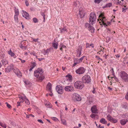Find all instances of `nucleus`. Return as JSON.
<instances>
[{
  "label": "nucleus",
  "mask_w": 128,
  "mask_h": 128,
  "mask_svg": "<svg viewBox=\"0 0 128 128\" xmlns=\"http://www.w3.org/2000/svg\"><path fill=\"white\" fill-rule=\"evenodd\" d=\"M43 73L42 70L41 68H39L34 71V75L35 76L38 78L40 81H42L44 78Z\"/></svg>",
  "instance_id": "nucleus-1"
},
{
  "label": "nucleus",
  "mask_w": 128,
  "mask_h": 128,
  "mask_svg": "<svg viewBox=\"0 0 128 128\" xmlns=\"http://www.w3.org/2000/svg\"><path fill=\"white\" fill-rule=\"evenodd\" d=\"M96 19V16L95 13L94 12H91L89 18L90 24L92 25H93L95 23Z\"/></svg>",
  "instance_id": "nucleus-2"
},
{
  "label": "nucleus",
  "mask_w": 128,
  "mask_h": 128,
  "mask_svg": "<svg viewBox=\"0 0 128 128\" xmlns=\"http://www.w3.org/2000/svg\"><path fill=\"white\" fill-rule=\"evenodd\" d=\"M75 88L78 89H82L84 86L83 83L82 81H77L74 84Z\"/></svg>",
  "instance_id": "nucleus-3"
},
{
  "label": "nucleus",
  "mask_w": 128,
  "mask_h": 128,
  "mask_svg": "<svg viewBox=\"0 0 128 128\" xmlns=\"http://www.w3.org/2000/svg\"><path fill=\"white\" fill-rule=\"evenodd\" d=\"M99 18L100 19V22H99V23H100L101 22L102 24L105 27L107 26V24H106L107 22V20H106L105 17L104 16L103 14H101L99 16Z\"/></svg>",
  "instance_id": "nucleus-4"
},
{
  "label": "nucleus",
  "mask_w": 128,
  "mask_h": 128,
  "mask_svg": "<svg viewBox=\"0 0 128 128\" xmlns=\"http://www.w3.org/2000/svg\"><path fill=\"white\" fill-rule=\"evenodd\" d=\"M82 80L83 83H89L90 82L91 80L90 76L88 75H84L82 77Z\"/></svg>",
  "instance_id": "nucleus-5"
},
{
  "label": "nucleus",
  "mask_w": 128,
  "mask_h": 128,
  "mask_svg": "<svg viewBox=\"0 0 128 128\" xmlns=\"http://www.w3.org/2000/svg\"><path fill=\"white\" fill-rule=\"evenodd\" d=\"M72 100L74 102L80 101L81 100L80 96L76 93H74L72 95Z\"/></svg>",
  "instance_id": "nucleus-6"
},
{
  "label": "nucleus",
  "mask_w": 128,
  "mask_h": 128,
  "mask_svg": "<svg viewBox=\"0 0 128 128\" xmlns=\"http://www.w3.org/2000/svg\"><path fill=\"white\" fill-rule=\"evenodd\" d=\"M85 71V69L84 67H80L76 70L75 72L77 74H81L84 73Z\"/></svg>",
  "instance_id": "nucleus-7"
},
{
  "label": "nucleus",
  "mask_w": 128,
  "mask_h": 128,
  "mask_svg": "<svg viewBox=\"0 0 128 128\" xmlns=\"http://www.w3.org/2000/svg\"><path fill=\"white\" fill-rule=\"evenodd\" d=\"M56 90L57 92L60 94H62L64 92L63 88L60 86H56Z\"/></svg>",
  "instance_id": "nucleus-8"
},
{
  "label": "nucleus",
  "mask_w": 128,
  "mask_h": 128,
  "mask_svg": "<svg viewBox=\"0 0 128 128\" xmlns=\"http://www.w3.org/2000/svg\"><path fill=\"white\" fill-rule=\"evenodd\" d=\"M121 74L122 78L125 81H127L128 80V75L127 74L124 72H122Z\"/></svg>",
  "instance_id": "nucleus-9"
},
{
  "label": "nucleus",
  "mask_w": 128,
  "mask_h": 128,
  "mask_svg": "<svg viewBox=\"0 0 128 128\" xmlns=\"http://www.w3.org/2000/svg\"><path fill=\"white\" fill-rule=\"evenodd\" d=\"M64 90L67 92H72L74 90V88L72 85L67 86L65 87Z\"/></svg>",
  "instance_id": "nucleus-10"
},
{
  "label": "nucleus",
  "mask_w": 128,
  "mask_h": 128,
  "mask_svg": "<svg viewBox=\"0 0 128 128\" xmlns=\"http://www.w3.org/2000/svg\"><path fill=\"white\" fill-rule=\"evenodd\" d=\"M79 16L81 18L84 17L85 15V12L84 10L82 8L79 9Z\"/></svg>",
  "instance_id": "nucleus-11"
},
{
  "label": "nucleus",
  "mask_w": 128,
  "mask_h": 128,
  "mask_svg": "<svg viewBox=\"0 0 128 128\" xmlns=\"http://www.w3.org/2000/svg\"><path fill=\"white\" fill-rule=\"evenodd\" d=\"M91 110L92 113L94 114L98 113V110L97 109L96 107L95 106H94L91 108Z\"/></svg>",
  "instance_id": "nucleus-12"
},
{
  "label": "nucleus",
  "mask_w": 128,
  "mask_h": 128,
  "mask_svg": "<svg viewBox=\"0 0 128 128\" xmlns=\"http://www.w3.org/2000/svg\"><path fill=\"white\" fill-rule=\"evenodd\" d=\"M8 54L11 57H13L14 58H16V56L15 55V54L14 52H12L10 49L8 51Z\"/></svg>",
  "instance_id": "nucleus-13"
},
{
  "label": "nucleus",
  "mask_w": 128,
  "mask_h": 128,
  "mask_svg": "<svg viewBox=\"0 0 128 128\" xmlns=\"http://www.w3.org/2000/svg\"><path fill=\"white\" fill-rule=\"evenodd\" d=\"M74 64L73 65V66H74L77 64H79L80 62L78 58H75L74 60Z\"/></svg>",
  "instance_id": "nucleus-14"
},
{
  "label": "nucleus",
  "mask_w": 128,
  "mask_h": 128,
  "mask_svg": "<svg viewBox=\"0 0 128 128\" xmlns=\"http://www.w3.org/2000/svg\"><path fill=\"white\" fill-rule=\"evenodd\" d=\"M36 66V64L35 62H32L31 64V67L29 70L30 71H32V69Z\"/></svg>",
  "instance_id": "nucleus-15"
},
{
  "label": "nucleus",
  "mask_w": 128,
  "mask_h": 128,
  "mask_svg": "<svg viewBox=\"0 0 128 128\" xmlns=\"http://www.w3.org/2000/svg\"><path fill=\"white\" fill-rule=\"evenodd\" d=\"M58 43L56 42H53L52 43V46L56 50L58 47Z\"/></svg>",
  "instance_id": "nucleus-16"
},
{
  "label": "nucleus",
  "mask_w": 128,
  "mask_h": 128,
  "mask_svg": "<svg viewBox=\"0 0 128 128\" xmlns=\"http://www.w3.org/2000/svg\"><path fill=\"white\" fill-rule=\"evenodd\" d=\"M29 14L28 13L24 11L22 16L25 17L26 18L28 19L29 18Z\"/></svg>",
  "instance_id": "nucleus-17"
},
{
  "label": "nucleus",
  "mask_w": 128,
  "mask_h": 128,
  "mask_svg": "<svg viewBox=\"0 0 128 128\" xmlns=\"http://www.w3.org/2000/svg\"><path fill=\"white\" fill-rule=\"evenodd\" d=\"M94 44H90L88 43H87L86 45V48H94Z\"/></svg>",
  "instance_id": "nucleus-18"
},
{
  "label": "nucleus",
  "mask_w": 128,
  "mask_h": 128,
  "mask_svg": "<svg viewBox=\"0 0 128 128\" xmlns=\"http://www.w3.org/2000/svg\"><path fill=\"white\" fill-rule=\"evenodd\" d=\"M24 95L23 96L22 95H20L19 96V98H20V102H22L24 101L25 99L24 98Z\"/></svg>",
  "instance_id": "nucleus-19"
},
{
  "label": "nucleus",
  "mask_w": 128,
  "mask_h": 128,
  "mask_svg": "<svg viewBox=\"0 0 128 128\" xmlns=\"http://www.w3.org/2000/svg\"><path fill=\"white\" fill-rule=\"evenodd\" d=\"M51 84L50 83H48L47 86L46 88L49 91L51 92Z\"/></svg>",
  "instance_id": "nucleus-20"
},
{
  "label": "nucleus",
  "mask_w": 128,
  "mask_h": 128,
  "mask_svg": "<svg viewBox=\"0 0 128 128\" xmlns=\"http://www.w3.org/2000/svg\"><path fill=\"white\" fill-rule=\"evenodd\" d=\"M60 31L62 33L67 32H68V30L66 27H64L62 29L60 28Z\"/></svg>",
  "instance_id": "nucleus-21"
},
{
  "label": "nucleus",
  "mask_w": 128,
  "mask_h": 128,
  "mask_svg": "<svg viewBox=\"0 0 128 128\" xmlns=\"http://www.w3.org/2000/svg\"><path fill=\"white\" fill-rule=\"evenodd\" d=\"M127 121L126 120L123 119L120 120V123L122 125H124L126 124Z\"/></svg>",
  "instance_id": "nucleus-22"
},
{
  "label": "nucleus",
  "mask_w": 128,
  "mask_h": 128,
  "mask_svg": "<svg viewBox=\"0 0 128 128\" xmlns=\"http://www.w3.org/2000/svg\"><path fill=\"white\" fill-rule=\"evenodd\" d=\"M24 98L25 99L24 101L26 104L27 105H29L30 104L29 101L28 99L26 98V96H24Z\"/></svg>",
  "instance_id": "nucleus-23"
},
{
  "label": "nucleus",
  "mask_w": 128,
  "mask_h": 128,
  "mask_svg": "<svg viewBox=\"0 0 128 128\" xmlns=\"http://www.w3.org/2000/svg\"><path fill=\"white\" fill-rule=\"evenodd\" d=\"M100 122L103 124H106L107 123V121L104 118H102L100 120Z\"/></svg>",
  "instance_id": "nucleus-24"
},
{
  "label": "nucleus",
  "mask_w": 128,
  "mask_h": 128,
  "mask_svg": "<svg viewBox=\"0 0 128 128\" xmlns=\"http://www.w3.org/2000/svg\"><path fill=\"white\" fill-rule=\"evenodd\" d=\"M60 50L62 51H63V49L66 48V46L62 44H60Z\"/></svg>",
  "instance_id": "nucleus-25"
},
{
  "label": "nucleus",
  "mask_w": 128,
  "mask_h": 128,
  "mask_svg": "<svg viewBox=\"0 0 128 128\" xmlns=\"http://www.w3.org/2000/svg\"><path fill=\"white\" fill-rule=\"evenodd\" d=\"M66 77V78H68V80L70 82L72 80V76L71 75H68Z\"/></svg>",
  "instance_id": "nucleus-26"
},
{
  "label": "nucleus",
  "mask_w": 128,
  "mask_h": 128,
  "mask_svg": "<svg viewBox=\"0 0 128 128\" xmlns=\"http://www.w3.org/2000/svg\"><path fill=\"white\" fill-rule=\"evenodd\" d=\"M2 63L3 64L6 65L8 63V61L5 59H4L2 60Z\"/></svg>",
  "instance_id": "nucleus-27"
},
{
  "label": "nucleus",
  "mask_w": 128,
  "mask_h": 128,
  "mask_svg": "<svg viewBox=\"0 0 128 128\" xmlns=\"http://www.w3.org/2000/svg\"><path fill=\"white\" fill-rule=\"evenodd\" d=\"M14 12L15 14L14 16H18L19 15V12L18 9L15 8Z\"/></svg>",
  "instance_id": "nucleus-28"
},
{
  "label": "nucleus",
  "mask_w": 128,
  "mask_h": 128,
  "mask_svg": "<svg viewBox=\"0 0 128 128\" xmlns=\"http://www.w3.org/2000/svg\"><path fill=\"white\" fill-rule=\"evenodd\" d=\"M89 30L90 31V32L92 33H94V32L95 30L94 28L92 26L90 27V28H89Z\"/></svg>",
  "instance_id": "nucleus-29"
},
{
  "label": "nucleus",
  "mask_w": 128,
  "mask_h": 128,
  "mask_svg": "<svg viewBox=\"0 0 128 128\" xmlns=\"http://www.w3.org/2000/svg\"><path fill=\"white\" fill-rule=\"evenodd\" d=\"M61 123L62 124H63L64 125H66V120L64 119H61Z\"/></svg>",
  "instance_id": "nucleus-30"
},
{
  "label": "nucleus",
  "mask_w": 128,
  "mask_h": 128,
  "mask_svg": "<svg viewBox=\"0 0 128 128\" xmlns=\"http://www.w3.org/2000/svg\"><path fill=\"white\" fill-rule=\"evenodd\" d=\"M112 118L110 115H108L107 116V120L111 121L112 119Z\"/></svg>",
  "instance_id": "nucleus-31"
},
{
  "label": "nucleus",
  "mask_w": 128,
  "mask_h": 128,
  "mask_svg": "<svg viewBox=\"0 0 128 128\" xmlns=\"http://www.w3.org/2000/svg\"><path fill=\"white\" fill-rule=\"evenodd\" d=\"M18 72L16 73V74H17V76L19 77L21 76H22V74L21 72L19 70H18Z\"/></svg>",
  "instance_id": "nucleus-32"
},
{
  "label": "nucleus",
  "mask_w": 128,
  "mask_h": 128,
  "mask_svg": "<svg viewBox=\"0 0 128 128\" xmlns=\"http://www.w3.org/2000/svg\"><path fill=\"white\" fill-rule=\"evenodd\" d=\"M79 5V2L78 1L74 2V5L76 7H78Z\"/></svg>",
  "instance_id": "nucleus-33"
},
{
  "label": "nucleus",
  "mask_w": 128,
  "mask_h": 128,
  "mask_svg": "<svg viewBox=\"0 0 128 128\" xmlns=\"http://www.w3.org/2000/svg\"><path fill=\"white\" fill-rule=\"evenodd\" d=\"M51 49V48H49V49H47L46 50L44 51V54L46 55L47 54H48L50 51V50Z\"/></svg>",
  "instance_id": "nucleus-34"
},
{
  "label": "nucleus",
  "mask_w": 128,
  "mask_h": 128,
  "mask_svg": "<svg viewBox=\"0 0 128 128\" xmlns=\"http://www.w3.org/2000/svg\"><path fill=\"white\" fill-rule=\"evenodd\" d=\"M110 122L113 123H116L118 122V120L117 119L112 118V119Z\"/></svg>",
  "instance_id": "nucleus-35"
},
{
  "label": "nucleus",
  "mask_w": 128,
  "mask_h": 128,
  "mask_svg": "<svg viewBox=\"0 0 128 128\" xmlns=\"http://www.w3.org/2000/svg\"><path fill=\"white\" fill-rule=\"evenodd\" d=\"M96 116L97 117V119L98 118V116L97 114H91L90 115V117L92 118H95Z\"/></svg>",
  "instance_id": "nucleus-36"
},
{
  "label": "nucleus",
  "mask_w": 128,
  "mask_h": 128,
  "mask_svg": "<svg viewBox=\"0 0 128 128\" xmlns=\"http://www.w3.org/2000/svg\"><path fill=\"white\" fill-rule=\"evenodd\" d=\"M24 82L27 85L29 84H30V82L29 81L27 80H24Z\"/></svg>",
  "instance_id": "nucleus-37"
},
{
  "label": "nucleus",
  "mask_w": 128,
  "mask_h": 128,
  "mask_svg": "<svg viewBox=\"0 0 128 128\" xmlns=\"http://www.w3.org/2000/svg\"><path fill=\"white\" fill-rule=\"evenodd\" d=\"M14 18L15 21L17 22H18V16H14Z\"/></svg>",
  "instance_id": "nucleus-38"
},
{
  "label": "nucleus",
  "mask_w": 128,
  "mask_h": 128,
  "mask_svg": "<svg viewBox=\"0 0 128 128\" xmlns=\"http://www.w3.org/2000/svg\"><path fill=\"white\" fill-rule=\"evenodd\" d=\"M24 46L23 45L21 44H20V48H21L22 49H26V47Z\"/></svg>",
  "instance_id": "nucleus-39"
},
{
  "label": "nucleus",
  "mask_w": 128,
  "mask_h": 128,
  "mask_svg": "<svg viewBox=\"0 0 128 128\" xmlns=\"http://www.w3.org/2000/svg\"><path fill=\"white\" fill-rule=\"evenodd\" d=\"M102 0H95L94 2L98 4H99L102 1Z\"/></svg>",
  "instance_id": "nucleus-40"
},
{
  "label": "nucleus",
  "mask_w": 128,
  "mask_h": 128,
  "mask_svg": "<svg viewBox=\"0 0 128 128\" xmlns=\"http://www.w3.org/2000/svg\"><path fill=\"white\" fill-rule=\"evenodd\" d=\"M85 58H86V56H83L81 58H80V59H79V60L80 62H82V60H83Z\"/></svg>",
  "instance_id": "nucleus-41"
},
{
  "label": "nucleus",
  "mask_w": 128,
  "mask_h": 128,
  "mask_svg": "<svg viewBox=\"0 0 128 128\" xmlns=\"http://www.w3.org/2000/svg\"><path fill=\"white\" fill-rule=\"evenodd\" d=\"M33 22H38V20L36 18H34L33 19Z\"/></svg>",
  "instance_id": "nucleus-42"
},
{
  "label": "nucleus",
  "mask_w": 128,
  "mask_h": 128,
  "mask_svg": "<svg viewBox=\"0 0 128 128\" xmlns=\"http://www.w3.org/2000/svg\"><path fill=\"white\" fill-rule=\"evenodd\" d=\"M13 66L12 65H11L8 67V69H9L8 70V71H10L11 70Z\"/></svg>",
  "instance_id": "nucleus-43"
},
{
  "label": "nucleus",
  "mask_w": 128,
  "mask_h": 128,
  "mask_svg": "<svg viewBox=\"0 0 128 128\" xmlns=\"http://www.w3.org/2000/svg\"><path fill=\"white\" fill-rule=\"evenodd\" d=\"M20 44H21L25 46L26 44V41L24 40L22 41L21 42Z\"/></svg>",
  "instance_id": "nucleus-44"
},
{
  "label": "nucleus",
  "mask_w": 128,
  "mask_h": 128,
  "mask_svg": "<svg viewBox=\"0 0 128 128\" xmlns=\"http://www.w3.org/2000/svg\"><path fill=\"white\" fill-rule=\"evenodd\" d=\"M112 4L111 3H109L107 4L106 5V7H110L112 6Z\"/></svg>",
  "instance_id": "nucleus-45"
},
{
  "label": "nucleus",
  "mask_w": 128,
  "mask_h": 128,
  "mask_svg": "<svg viewBox=\"0 0 128 128\" xmlns=\"http://www.w3.org/2000/svg\"><path fill=\"white\" fill-rule=\"evenodd\" d=\"M126 6H124V8H122V12H126Z\"/></svg>",
  "instance_id": "nucleus-46"
},
{
  "label": "nucleus",
  "mask_w": 128,
  "mask_h": 128,
  "mask_svg": "<svg viewBox=\"0 0 128 128\" xmlns=\"http://www.w3.org/2000/svg\"><path fill=\"white\" fill-rule=\"evenodd\" d=\"M86 27H88L89 28H90V27L91 26L88 23H86Z\"/></svg>",
  "instance_id": "nucleus-47"
},
{
  "label": "nucleus",
  "mask_w": 128,
  "mask_h": 128,
  "mask_svg": "<svg viewBox=\"0 0 128 128\" xmlns=\"http://www.w3.org/2000/svg\"><path fill=\"white\" fill-rule=\"evenodd\" d=\"M125 98L126 100H128V91L126 95Z\"/></svg>",
  "instance_id": "nucleus-48"
},
{
  "label": "nucleus",
  "mask_w": 128,
  "mask_h": 128,
  "mask_svg": "<svg viewBox=\"0 0 128 128\" xmlns=\"http://www.w3.org/2000/svg\"><path fill=\"white\" fill-rule=\"evenodd\" d=\"M30 54H32L34 56H36V53L34 52H32L30 53Z\"/></svg>",
  "instance_id": "nucleus-49"
},
{
  "label": "nucleus",
  "mask_w": 128,
  "mask_h": 128,
  "mask_svg": "<svg viewBox=\"0 0 128 128\" xmlns=\"http://www.w3.org/2000/svg\"><path fill=\"white\" fill-rule=\"evenodd\" d=\"M38 122L40 123H41L42 124H43L44 122L42 121V120H37Z\"/></svg>",
  "instance_id": "nucleus-50"
},
{
  "label": "nucleus",
  "mask_w": 128,
  "mask_h": 128,
  "mask_svg": "<svg viewBox=\"0 0 128 128\" xmlns=\"http://www.w3.org/2000/svg\"><path fill=\"white\" fill-rule=\"evenodd\" d=\"M6 106L9 108H10V107L11 106L9 104H8L7 102H6Z\"/></svg>",
  "instance_id": "nucleus-51"
},
{
  "label": "nucleus",
  "mask_w": 128,
  "mask_h": 128,
  "mask_svg": "<svg viewBox=\"0 0 128 128\" xmlns=\"http://www.w3.org/2000/svg\"><path fill=\"white\" fill-rule=\"evenodd\" d=\"M39 40V39L38 38H37L36 39H35V40H34V42H39L38 41V40Z\"/></svg>",
  "instance_id": "nucleus-52"
},
{
  "label": "nucleus",
  "mask_w": 128,
  "mask_h": 128,
  "mask_svg": "<svg viewBox=\"0 0 128 128\" xmlns=\"http://www.w3.org/2000/svg\"><path fill=\"white\" fill-rule=\"evenodd\" d=\"M47 107L48 108H51L52 107V105L50 104H48V105H47Z\"/></svg>",
  "instance_id": "nucleus-53"
},
{
  "label": "nucleus",
  "mask_w": 128,
  "mask_h": 128,
  "mask_svg": "<svg viewBox=\"0 0 128 128\" xmlns=\"http://www.w3.org/2000/svg\"><path fill=\"white\" fill-rule=\"evenodd\" d=\"M120 55L119 54H116V57L117 58H118L120 57Z\"/></svg>",
  "instance_id": "nucleus-54"
},
{
  "label": "nucleus",
  "mask_w": 128,
  "mask_h": 128,
  "mask_svg": "<svg viewBox=\"0 0 128 128\" xmlns=\"http://www.w3.org/2000/svg\"><path fill=\"white\" fill-rule=\"evenodd\" d=\"M25 2L26 5V6H28L29 5V4L28 2L27 1H25Z\"/></svg>",
  "instance_id": "nucleus-55"
},
{
  "label": "nucleus",
  "mask_w": 128,
  "mask_h": 128,
  "mask_svg": "<svg viewBox=\"0 0 128 128\" xmlns=\"http://www.w3.org/2000/svg\"><path fill=\"white\" fill-rule=\"evenodd\" d=\"M43 18H44V20L43 22H44L45 21V15H44V16H43Z\"/></svg>",
  "instance_id": "nucleus-56"
},
{
  "label": "nucleus",
  "mask_w": 128,
  "mask_h": 128,
  "mask_svg": "<svg viewBox=\"0 0 128 128\" xmlns=\"http://www.w3.org/2000/svg\"><path fill=\"white\" fill-rule=\"evenodd\" d=\"M20 60L21 61V62L22 63H24L26 62V61L25 60H22L21 59H20Z\"/></svg>",
  "instance_id": "nucleus-57"
},
{
  "label": "nucleus",
  "mask_w": 128,
  "mask_h": 128,
  "mask_svg": "<svg viewBox=\"0 0 128 128\" xmlns=\"http://www.w3.org/2000/svg\"><path fill=\"white\" fill-rule=\"evenodd\" d=\"M93 90L92 91V92L94 94L96 93V91L95 88H93Z\"/></svg>",
  "instance_id": "nucleus-58"
},
{
  "label": "nucleus",
  "mask_w": 128,
  "mask_h": 128,
  "mask_svg": "<svg viewBox=\"0 0 128 128\" xmlns=\"http://www.w3.org/2000/svg\"><path fill=\"white\" fill-rule=\"evenodd\" d=\"M53 119L54 120H56V121H57V120H58V119L56 118V117H54L53 118Z\"/></svg>",
  "instance_id": "nucleus-59"
},
{
  "label": "nucleus",
  "mask_w": 128,
  "mask_h": 128,
  "mask_svg": "<svg viewBox=\"0 0 128 128\" xmlns=\"http://www.w3.org/2000/svg\"><path fill=\"white\" fill-rule=\"evenodd\" d=\"M20 102H17V106H20Z\"/></svg>",
  "instance_id": "nucleus-60"
},
{
  "label": "nucleus",
  "mask_w": 128,
  "mask_h": 128,
  "mask_svg": "<svg viewBox=\"0 0 128 128\" xmlns=\"http://www.w3.org/2000/svg\"><path fill=\"white\" fill-rule=\"evenodd\" d=\"M112 78H114L115 80L116 81H117L118 80V79L116 77H114Z\"/></svg>",
  "instance_id": "nucleus-61"
},
{
  "label": "nucleus",
  "mask_w": 128,
  "mask_h": 128,
  "mask_svg": "<svg viewBox=\"0 0 128 128\" xmlns=\"http://www.w3.org/2000/svg\"><path fill=\"white\" fill-rule=\"evenodd\" d=\"M106 24H107V26L108 25H110V22H108L107 20V22H106Z\"/></svg>",
  "instance_id": "nucleus-62"
},
{
  "label": "nucleus",
  "mask_w": 128,
  "mask_h": 128,
  "mask_svg": "<svg viewBox=\"0 0 128 128\" xmlns=\"http://www.w3.org/2000/svg\"><path fill=\"white\" fill-rule=\"evenodd\" d=\"M38 59L39 61H40L42 60H43L44 59V58H38Z\"/></svg>",
  "instance_id": "nucleus-63"
},
{
  "label": "nucleus",
  "mask_w": 128,
  "mask_h": 128,
  "mask_svg": "<svg viewBox=\"0 0 128 128\" xmlns=\"http://www.w3.org/2000/svg\"><path fill=\"white\" fill-rule=\"evenodd\" d=\"M81 52L80 51L79 53V54H78V57H80V56H81Z\"/></svg>",
  "instance_id": "nucleus-64"
}]
</instances>
